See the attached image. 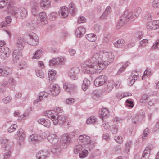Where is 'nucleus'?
I'll list each match as a JSON object with an SVG mask.
<instances>
[{"mask_svg":"<svg viewBox=\"0 0 159 159\" xmlns=\"http://www.w3.org/2000/svg\"><path fill=\"white\" fill-rule=\"evenodd\" d=\"M39 7L38 5H34L32 7V12L34 15H36L38 13Z\"/></svg>","mask_w":159,"mask_h":159,"instance_id":"43","label":"nucleus"},{"mask_svg":"<svg viewBox=\"0 0 159 159\" xmlns=\"http://www.w3.org/2000/svg\"><path fill=\"white\" fill-rule=\"evenodd\" d=\"M57 14L54 12H52L49 14L50 19L51 20H53L55 19Z\"/></svg>","mask_w":159,"mask_h":159,"instance_id":"62","label":"nucleus"},{"mask_svg":"<svg viewBox=\"0 0 159 159\" xmlns=\"http://www.w3.org/2000/svg\"><path fill=\"white\" fill-rule=\"evenodd\" d=\"M17 126L16 124L11 125L8 129V132L11 133L13 132L17 127Z\"/></svg>","mask_w":159,"mask_h":159,"instance_id":"59","label":"nucleus"},{"mask_svg":"<svg viewBox=\"0 0 159 159\" xmlns=\"http://www.w3.org/2000/svg\"><path fill=\"white\" fill-rule=\"evenodd\" d=\"M8 81L10 83V85H15L16 84L15 80L12 77L9 78Z\"/></svg>","mask_w":159,"mask_h":159,"instance_id":"64","label":"nucleus"},{"mask_svg":"<svg viewBox=\"0 0 159 159\" xmlns=\"http://www.w3.org/2000/svg\"><path fill=\"white\" fill-rule=\"evenodd\" d=\"M48 141L52 144L55 145L58 142V138L55 134H51L48 138Z\"/></svg>","mask_w":159,"mask_h":159,"instance_id":"18","label":"nucleus"},{"mask_svg":"<svg viewBox=\"0 0 159 159\" xmlns=\"http://www.w3.org/2000/svg\"><path fill=\"white\" fill-rule=\"evenodd\" d=\"M90 84V81L87 79H85L82 84V88L84 91H86L89 86Z\"/></svg>","mask_w":159,"mask_h":159,"instance_id":"31","label":"nucleus"},{"mask_svg":"<svg viewBox=\"0 0 159 159\" xmlns=\"http://www.w3.org/2000/svg\"><path fill=\"white\" fill-rule=\"evenodd\" d=\"M86 30L83 27L78 28L75 31V34L78 37L82 36L85 33Z\"/></svg>","mask_w":159,"mask_h":159,"instance_id":"24","label":"nucleus"},{"mask_svg":"<svg viewBox=\"0 0 159 159\" xmlns=\"http://www.w3.org/2000/svg\"><path fill=\"white\" fill-rule=\"evenodd\" d=\"M97 121V119L94 116L91 117L88 119L86 121L87 124H93L96 123Z\"/></svg>","mask_w":159,"mask_h":159,"instance_id":"44","label":"nucleus"},{"mask_svg":"<svg viewBox=\"0 0 159 159\" xmlns=\"http://www.w3.org/2000/svg\"><path fill=\"white\" fill-rule=\"evenodd\" d=\"M111 8L110 6H108L106 8L104 13L101 17V18L105 19L109 15L111 12Z\"/></svg>","mask_w":159,"mask_h":159,"instance_id":"28","label":"nucleus"},{"mask_svg":"<svg viewBox=\"0 0 159 159\" xmlns=\"http://www.w3.org/2000/svg\"><path fill=\"white\" fill-rule=\"evenodd\" d=\"M54 111L55 112V116H57V113H62L63 111L62 108L61 107H57L54 108V110L53 111Z\"/></svg>","mask_w":159,"mask_h":159,"instance_id":"51","label":"nucleus"},{"mask_svg":"<svg viewBox=\"0 0 159 159\" xmlns=\"http://www.w3.org/2000/svg\"><path fill=\"white\" fill-rule=\"evenodd\" d=\"M48 154V153L47 151L44 152L42 150L38 152L36 155V157L38 159H45Z\"/></svg>","mask_w":159,"mask_h":159,"instance_id":"20","label":"nucleus"},{"mask_svg":"<svg viewBox=\"0 0 159 159\" xmlns=\"http://www.w3.org/2000/svg\"><path fill=\"white\" fill-rule=\"evenodd\" d=\"M57 59L58 60L57 61L58 66H60L61 65H64L66 62V59L63 57H57Z\"/></svg>","mask_w":159,"mask_h":159,"instance_id":"36","label":"nucleus"},{"mask_svg":"<svg viewBox=\"0 0 159 159\" xmlns=\"http://www.w3.org/2000/svg\"><path fill=\"white\" fill-rule=\"evenodd\" d=\"M44 116L50 118L53 122L54 125L59 123L63 125L65 128H68L70 126V122L66 120V117L63 115H58L56 116H55L54 111H46L44 113Z\"/></svg>","mask_w":159,"mask_h":159,"instance_id":"2","label":"nucleus"},{"mask_svg":"<svg viewBox=\"0 0 159 159\" xmlns=\"http://www.w3.org/2000/svg\"><path fill=\"white\" fill-rule=\"evenodd\" d=\"M147 29L149 30H153L159 28V20L148 22L146 25Z\"/></svg>","mask_w":159,"mask_h":159,"instance_id":"10","label":"nucleus"},{"mask_svg":"<svg viewBox=\"0 0 159 159\" xmlns=\"http://www.w3.org/2000/svg\"><path fill=\"white\" fill-rule=\"evenodd\" d=\"M128 21L125 17L122 15L119 20L117 24V26H122Z\"/></svg>","mask_w":159,"mask_h":159,"instance_id":"37","label":"nucleus"},{"mask_svg":"<svg viewBox=\"0 0 159 159\" xmlns=\"http://www.w3.org/2000/svg\"><path fill=\"white\" fill-rule=\"evenodd\" d=\"M102 51H93V53L88 64L83 66L85 71L91 74H94L98 70H101L106 66V64L102 62Z\"/></svg>","mask_w":159,"mask_h":159,"instance_id":"1","label":"nucleus"},{"mask_svg":"<svg viewBox=\"0 0 159 159\" xmlns=\"http://www.w3.org/2000/svg\"><path fill=\"white\" fill-rule=\"evenodd\" d=\"M129 63L128 62H127L125 64L123 65L122 67L117 72V74H121L124 70L126 68V67L129 65Z\"/></svg>","mask_w":159,"mask_h":159,"instance_id":"47","label":"nucleus"},{"mask_svg":"<svg viewBox=\"0 0 159 159\" xmlns=\"http://www.w3.org/2000/svg\"><path fill=\"white\" fill-rule=\"evenodd\" d=\"M70 71L69 73V76L71 79L73 80H75L77 79V74H75L74 73H71Z\"/></svg>","mask_w":159,"mask_h":159,"instance_id":"58","label":"nucleus"},{"mask_svg":"<svg viewBox=\"0 0 159 159\" xmlns=\"http://www.w3.org/2000/svg\"><path fill=\"white\" fill-rule=\"evenodd\" d=\"M102 62L106 64V66H107L109 63H110L114 61V55L111 52H107L102 51Z\"/></svg>","mask_w":159,"mask_h":159,"instance_id":"3","label":"nucleus"},{"mask_svg":"<svg viewBox=\"0 0 159 159\" xmlns=\"http://www.w3.org/2000/svg\"><path fill=\"white\" fill-rule=\"evenodd\" d=\"M152 48V49H159V40H157L153 44Z\"/></svg>","mask_w":159,"mask_h":159,"instance_id":"56","label":"nucleus"},{"mask_svg":"<svg viewBox=\"0 0 159 159\" xmlns=\"http://www.w3.org/2000/svg\"><path fill=\"white\" fill-rule=\"evenodd\" d=\"M42 51L39 50L36 51L34 54H33L32 58V59H39L40 58L41 54H42Z\"/></svg>","mask_w":159,"mask_h":159,"instance_id":"38","label":"nucleus"},{"mask_svg":"<svg viewBox=\"0 0 159 159\" xmlns=\"http://www.w3.org/2000/svg\"><path fill=\"white\" fill-rule=\"evenodd\" d=\"M59 16L61 18H65L69 14L68 9L65 6L61 7L59 11Z\"/></svg>","mask_w":159,"mask_h":159,"instance_id":"14","label":"nucleus"},{"mask_svg":"<svg viewBox=\"0 0 159 159\" xmlns=\"http://www.w3.org/2000/svg\"><path fill=\"white\" fill-rule=\"evenodd\" d=\"M68 11L72 15H75L77 12V9L75 4L73 2L70 3L69 6Z\"/></svg>","mask_w":159,"mask_h":159,"instance_id":"25","label":"nucleus"},{"mask_svg":"<svg viewBox=\"0 0 159 159\" xmlns=\"http://www.w3.org/2000/svg\"><path fill=\"white\" fill-rule=\"evenodd\" d=\"M26 136L25 132L21 128L19 129L17 132V138L20 140H23Z\"/></svg>","mask_w":159,"mask_h":159,"instance_id":"22","label":"nucleus"},{"mask_svg":"<svg viewBox=\"0 0 159 159\" xmlns=\"http://www.w3.org/2000/svg\"><path fill=\"white\" fill-rule=\"evenodd\" d=\"M12 99V98L10 96H7L3 98L2 101L3 103L7 104L11 102Z\"/></svg>","mask_w":159,"mask_h":159,"instance_id":"57","label":"nucleus"},{"mask_svg":"<svg viewBox=\"0 0 159 159\" xmlns=\"http://www.w3.org/2000/svg\"><path fill=\"white\" fill-rule=\"evenodd\" d=\"M125 105L126 106L130 108H133L134 106L133 102L131 99H127L126 101Z\"/></svg>","mask_w":159,"mask_h":159,"instance_id":"41","label":"nucleus"},{"mask_svg":"<svg viewBox=\"0 0 159 159\" xmlns=\"http://www.w3.org/2000/svg\"><path fill=\"white\" fill-rule=\"evenodd\" d=\"M48 74L49 81L53 82L56 77L55 71L54 70H49Z\"/></svg>","mask_w":159,"mask_h":159,"instance_id":"30","label":"nucleus"},{"mask_svg":"<svg viewBox=\"0 0 159 159\" xmlns=\"http://www.w3.org/2000/svg\"><path fill=\"white\" fill-rule=\"evenodd\" d=\"M88 152L87 150H84L79 153L80 157L81 158H84L86 157L88 155Z\"/></svg>","mask_w":159,"mask_h":159,"instance_id":"45","label":"nucleus"},{"mask_svg":"<svg viewBox=\"0 0 159 159\" xmlns=\"http://www.w3.org/2000/svg\"><path fill=\"white\" fill-rule=\"evenodd\" d=\"M70 138L67 134L62 135L60 139L61 143L63 144V145H66L67 146L70 142Z\"/></svg>","mask_w":159,"mask_h":159,"instance_id":"16","label":"nucleus"},{"mask_svg":"<svg viewBox=\"0 0 159 159\" xmlns=\"http://www.w3.org/2000/svg\"><path fill=\"white\" fill-rule=\"evenodd\" d=\"M125 44V40L123 39H119L114 43L115 46L118 48H121L122 47L124 46Z\"/></svg>","mask_w":159,"mask_h":159,"instance_id":"29","label":"nucleus"},{"mask_svg":"<svg viewBox=\"0 0 159 159\" xmlns=\"http://www.w3.org/2000/svg\"><path fill=\"white\" fill-rule=\"evenodd\" d=\"M21 19L25 18L27 16V11L24 8H20Z\"/></svg>","mask_w":159,"mask_h":159,"instance_id":"42","label":"nucleus"},{"mask_svg":"<svg viewBox=\"0 0 159 159\" xmlns=\"http://www.w3.org/2000/svg\"><path fill=\"white\" fill-rule=\"evenodd\" d=\"M83 149L82 146L80 144L76 145L74 148V152L75 154L78 153Z\"/></svg>","mask_w":159,"mask_h":159,"instance_id":"46","label":"nucleus"},{"mask_svg":"<svg viewBox=\"0 0 159 159\" xmlns=\"http://www.w3.org/2000/svg\"><path fill=\"white\" fill-rule=\"evenodd\" d=\"M114 139L119 144H121L123 142V138L121 136H116L114 137Z\"/></svg>","mask_w":159,"mask_h":159,"instance_id":"55","label":"nucleus"},{"mask_svg":"<svg viewBox=\"0 0 159 159\" xmlns=\"http://www.w3.org/2000/svg\"><path fill=\"white\" fill-rule=\"evenodd\" d=\"M44 126L47 128H49L51 126V122L50 120L46 119L44 122Z\"/></svg>","mask_w":159,"mask_h":159,"instance_id":"63","label":"nucleus"},{"mask_svg":"<svg viewBox=\"0 0 159 159\" xmlns=\"http://www.w3.org/2000/svg\"><path fill=\"white\" fill-rule=\"evenodd\" d=\"M100 112V117L102 120L103 118L107 117L109 115V111L106 108H103L101 109Z\"/></svg>","mask_w":159,"mask_h":159,"instance_id":"23","label":"nucleus"},{"mask_svg":"<svg viewBox=\"0 0 159 159\" xmlns=\"http://www.w3.org/2000/svg\"><path fill=\"white\" fill-rule=\"evenodd\" d=\"M14 115L15 117H19L20 116L21 117V120H25L27 116V115L25 113L24 114L23 116H20V113L19 111H15L14 113Z\"/></svg>","mask_w":159,"mask_h":159,"instance_id":"34","label":"nucleus"},{"mask_svg":"<svg viewBox=\"0 0 159 159\" xmlns=\"http://www.w3.org/2000/svg\"><path fill=\"white\" fill-rule=\"evenodd\" d=\"M107 77L104 75L100 76L97 78L94 81V85L96 86H101L106 82Z\"/></svg>","mask_w":159,"mask_h":159,"instance_id":"11","label":"nucleus"},{"mask_svg":"<svg viewBox=\"0 0 159 159\" xmlns=\"http://www.w3.org/2000/svg\"><path fill=\"white\" fill-rule=\"evenodd\" d=\"M27 43L31 45L35 46L39 43V37L38 36L35 34H30L27 36Z\"/></svg>","mask_w":159,"mask_h":159,"instance_id":"5","label":"nucleus"},{"mask_svg":"<svg viewBox=\"0 0 159 159\" xmlns=\"http://www.w3.org/2000/svg\"><path fill=\"white\" fill-rule=\"evenodd\" d=\"M37 23L40 25H44L47 23V15L45 12L39 13L37 16Z\"/></svg>","mask_w":159,"mask_h":159,"instance_id":"6","label":"nucleus"},{"mask_svg":"<svg viewBox=\"0 0 159 159\" xmlns=\"http://www.w3.org/2000/svg\"><path fill=\"white\" fill-rule=\"evenodd\" d=\"M40 5L43 9H47L50 7V2L49 0H41Z\"/></svg>","mask_w":159,"mask_h":159,"instance_id":"21","label":"nucleus"},{"mask_svg":"<svg viewBox=\"0 0 159 159\" xmlns=\"http://www.w3.org/2000/svg\"><path fill=\"white\" fill-rule=\"evenodd\" d=\"M70 71H71V73L78 74L80 71V69L78 67H74L72 68Z\"/></svg>","mask_w":159,"mask_h":159,"instance_id":"54","label":"nucleus"},{"mask_svg":"<svg viewBox=\"0 0 159 159\" xmlns=\"http://www.w3.org/2000/svg\"><path fill=\"white\" fill-rule=\"evenodd\" d=\"M67 145H63L61 143H58L57 144L54 145L51 150V152L56 154H57L60 152L63 149L66 148Z\"/></svg>","mask_w":159,"mask_h":159,"instance_id":"8","label":"nucleus"},{"mask_svg":"<svg viewBox=\"0 0 159 159\" xmlns=\"http://www.w3.org/2000/svg\"><path fill=\"white\" fill-rule=\"evenodd\" d=\"M86 38L88 40L92 42H94L96 40V36L94 34H88L86 35Z\"/></svg>","mask_w":159,"mask_h":159,"instance_id":"33","label":"nucleus"},{"mask_svg":"<svg viewBox=\"0 0 159 159\" xmlns=\"http://www.w3.org/2000/svg\"><path fill=\"white\" fill-rule=\"evenodd\" d=\"M148 41L146 39H144L142 40L140 42V44L139 47H143L146 46L147 44L148 43Z\"/></svg>","mask_w":159,"mask_h":159,"instance_id":"61","label":"nucleus"},{"mask_svg":"<svg viewBox=\"0 0 159 159\" xmlns=\"http://www.w3.org/2000/svg\"><path fill=\"white\" fill-rule=\"evenodd\" d=\"M90 138L86 135H81L77 139L79 143H81L83 145H86L90 142Z\"/></svg>","mask_w":159,"mask_h":159,"instance_id":"12","label":"nucleus"},{"mask_svg":"<svg viewBox=\"0 0 159 159\" xmlns=\"http://www.w3.org/2000/svg\"><path fill=\"white\" fill-rule=\"evenodd\" d=\"M36 73L37 76L40 78H43L44 77V74L43 71L40 69L36 70Z\"/></svg>","mask_w":159,"mask_h":159,"instance_id":"52","label":"nucleus"},{"mask_svg":"<svg viewBox=\"0 0 159 159\" xmlns=\"http://www.w3.org/2000/svg\"><path fill=\"white\" fill-rule=\"evenodd\" d=\"M41 138L37 134H34L30 135L29 138V142L33 144L36 143L40 141Z\"/></svg>","mask_w":159,"mask_h":159,"instance_id":"17","label":"nucleus"},{"mask_svg":"<svg viewBox=\"0 0 159 159\" xmlns=\"http://www.w3.org/2000/svg\"><path fill=\"white\" fill-rule=\"evenodd\" d=\"M24 44L25 42L23 39L21 37L18 38L16 43V45L18 48L21 50L24 48Z\"/></svg>","mask_w":159,"mask_h":159,"instance_id":"27","label":"nucleus"},{"mask_svg":"<svg viewBox=\"0 0 159 159\" xmlns=\"http://www.w3.org/2000/svg\"><path fill=\"white\" fill-rule=\"evenodd\" d=\"M115 85L114 82L111 80L106 83L104 89L107 92H109L112 91Z\"/></svg>","mask_w":159,"mask_h":159,"instance_id":"15","label":"nucleus"},{"mask_svg":"<svg viewBox=\"0 0 159 159\" xmlns=\"http://www.w3.org/2000/svg\"><path fill=\"white\" fill-rule=\"evenodd\" d=\"M152 148V147L151 145H149L147 146L143 152H145V153H148L149 154H150V151Z\"/></svg>","mask_w":159,"mask_h":159,"instance_id":"60","label":"nucleus"},{"mask_svg":"<svg viewBox=\"0 0 159 159\" xmlns=\"http://www.w3.org/2000/svg\"><path fill=\"white\" fill-rule=\"evenodd\" d=\"M40 95L39 96L38 99H37L34 102V103L35 102H37L39 101H41V100L43 99V97L44 98L48 96V93H47L45 92H43L40 93Z\"/></svg>","mask_w":159,"mask_h":159,"instance_id":"35","label":"nucleus"},{"mask_svg":"<svg viewBox=\"0 0 159 159\" xmlns=\"http://www.w3.org/2000/svg\"><path fill=\"white\" fill-rule=\"evenodd\" d=\"M139 77V74L136 70L133 71L129 78V85L130 86H132Z\"/></svg>","mask_w":159,"mask_h":159,"instance_id":"13","label":"nucleus"},{"mask_svg":"<svg viewBox=\"0 0 159 159\" xmlns=\"http://www.w3.org/2000/svg\"><path fill=\"white\" fill-rule=\"evenodd\" d=\"M3 76H6L8 74L12 73V70L8 67H4L3 68Z\"/></svg>","mask_w":159,"mask_h":159,"instance_id":"40","label":"nucleus"},{"mask_svg":"<svg viewBox=\"0 0 159 159\" xmlns=\"http://www.w3.org/2000/svg\"><path fill=\"white\" fill-rule=\"evenodd\" d=\"M3 154L4 159H8L11 155V150L9 148H6Z\"/></svg>","mask_w":159,"mask_h":159,"instance_id":"39","label":"nucleus"},{"mask_svg":"<svg viewBox=\"0 0 159 159\" xmlns=\"http://www.w3.org/2000/svg\"><path fill=\"white\" fill-rule=\"evenodd\" d=\"M142 11V9L140 7H138L135 9L134 11V18H136L141 13Z\"/></svg>","mask_w":159,"mask_h":159,"instance_id":"48","label":"nucleus"},{"mask_svg":"<svg viewBox=\"0 0 159 159\" xmlns=\"http://www.w3.org/2000/svg\"><path fill=\"white\" fill-rule=\"evenodd\" d=\"M58 60L57 59V58H53L52 60H49V65L50 66H53L55 65H58L57 61Z\"/></svg>","mask_w":159,"mask_h":159,"instance_id":"49","label":"nucleus"},{"mask_svg":"<svg viewBox=\"0 0 159 159\" xmlns=\"http://www.w3.org/2000/svg\"><path fill=\"white\" fill-rule=\"evenodd\" d=\"M8 0H0V8L2 9L6 7Z\"/></svg>","mask_w":159,"mask_h":159,"instance_id":"50","label":"nucleus"},{"mask_svg":"<svg viewBox=\"0 0 159 159\" xmlns=\"http://www.w3.org/2000/svg\"><path fill=\"white\" fill-rule=\"evenodd\" d=\"M7 11L13 17L19 19H21L20 8L12 7L9 6L7 8Z\"/></svg>","mask_w":159,"mask_h":159,"instance_id":"4","label":"nucleus"},{"mask_svg":"<svg viewBox=\"0 0 159 159\" xmlns=\"http://www.w3.org/2000/svg\"><path fill=\"white\" fill-rule=\"evenodd\" d=\"M63 87L66 91L69 92L71 90L75 88V86L74 84H71L68 82H66L63 84Z\"/></svg>","mask_w":159,"mask_h":159,"instance_id":"26","label":"nucleus"},{"mask_svg":"<svg viewBox=\"0 0 159 159\" xmlns=\"http://www.w3.org/2000/svg\"><path fill=\"white\" fill-rule=\"evenodd\" d=\"M148 99V97L146 95H143L140 100V102L143 104H146Z\"/></svg>","mask_w":159,"mask_h":159,"instance_id":"53","label":"nucleus"},{"mask_svg":"<svg viewBox=\"0 0 159 159\" xmlns=\"http://www.w3.org/2000/svg\"><path fill=\"white\" fill-rule=\"evenodd\" d=\"M22 54L21 51L19 50H15L13 52V57L15 59H19L21 57Z\"/></svg>","mask_w":159,"mask_h":159,"instance_id":"32","label":"nucleus"},{"mask_svg":"<svg viewBox=\"0 0 159 159\" xmlns=\"http://www.w3.org/2000/svg\"><path fill=\"white\" fill-rule=\"evenodd\" d=\"M10 50L7 47H1L0 48V57L2 59H5L8 57L10 53Z\"/></svg>","mask_w":159,"mask_h":159,"instance_id":"9","label":"nucleus"},{"mask_svg":"<svg viewBox=\"0 0 159 159\" xmlns=\"http://www.w3.org/2000/svg\"><path fill=\"white\" fill-rule=\"evenodd\" d=\"M122 16L127 20V21L129 19L131 20H133L136 19V18L133 17H134V15L133 14V12L131 11L126 10Z\"/></svg>","mask_w":159,"mask_h":159,"instance_id":"19","label":"nucleus"},{"mask_svg":"<svg viewBox=\"0 0 159 159\" xmlns=\"http://www.w3.org/2000/svg\"><path fill=\"white\" fill-rule=\"evenodd\" d=\"M49 90L50 93V94L53 96H54L59 94L60 92V88L57 85L51 84L49 88Z\"/></svg>","mask_w":159,"mask_h":159,"instance_id":"7","label":"nucleus"}]
</instances>
